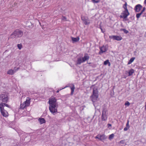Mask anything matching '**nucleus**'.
I'll list each match as a JSON object with an SVG mask.
<instances>
[{
  "mask_svg": "<svg viewBox=\"0 0 146 146\" xmlns=\"http://www.w3.org/2000/svg\"><path fill=\"white\" fill-rule=\"evenodd\" d=\"M49 109L50 111L54 115L57 112V108L58 104L56 102V100L54 97H52L49 99Z\"/></svg>",
  "mask_w": 146,
  "mask_h": 146,
  "instance_id": "f257e3e1",
  "label": "nucleus"
},
{
  "mask_svg": "<svg viewBox=\"0 0 146 146\" xmlns=\"http://www.w3.org/2000/svg\"><path fill=\"white\" fill-rule=\"evenodd\" d=\"M5 106L10 108V106L6 103L2 102L0 103V110L1 114L3 116L7 117L8 116V113L7 111L5 109Z\"/></svg>",
  "mask_w": 146,
  "mask_h": 146,
  "instance_id": "f03ea898",
  "label": "nucleus"
},
{
  "mask_svg": "<svg viewBox=\"0 0 146 146\" xmlns=\"http://www.w3.org/2000/svg\"><path fill=\"white\" fill-rule=\"evenodd\" d=\"M98 90L96 89H94L93 94L90 97V98L94 103L98 100ZM94 106H96V104L94 103Z\"/></svg>",
  "mask_w": 146,
  "mask_h": 146,
  "instance_id": "7ed1b4c3",
  "label": "nucleus"
},
{
  "mask_svg": "<svg viewBox=\"0 0 146 146\" xmlns=\"http://www.w3.org/2000/svg\"><path fill=\"white\" fill-rule=\"evenodd\" d=\"M9 95L7 93L3 92L0 94V101L2 103H7L9 100Z\"/></svg>",
  "mask_w": 146,
  "mask_h": 146,
  "instance_id": "20e7f679",
  "label": "nucleus"
},
{
  "mask_svg": "<svg viewBox=\"0 0 146 146\" xmlns=\"http://www.w3.org/2000/svg\"><path fill=\"white\" fill-rule=\"evenodd\" d=\"M89 58V56L88 54H85L84 57L83 58L80 57L77 59L76 62L77 65L80 64L82 63L85 62L86 60H88Z\"/></svg>",
  "mask_w": 146,
  "mask_h": 146,
  "instance_id": "39448f33",
  "label": "nucleus"
},
{
  "mask_svg": "<svg viewBox=\"0 0 146 146\" xmlns=\"http://www.w3.org/2000/svg\"><path fill=\"white\" fill-rule=\"evenodd\" d=\"M31 99L29 98H27L25 101L23 103L21 104L20 105V108L21 109H23L29 106L30 104Z\"/></svg>",
  "mask_w": 146,
  "mask_h": 146,
  "instance_id": "423d86ee",
  "label": "nucleus"
},
{
  "mask_svg": "<svg viewBox=\"0 0 146 146\" xmlns=\"http://www.w3.org/2000/svg\"><path fill=\"white\" fill-rule=\"evenodd\" d=\"M23 35L22 32L19 30L15 31L11 35V38H15L16 37H21Z\"/></svg>",
  "mask_w": 146,
  "mask_h": 146,
  "instance_id": "0eeeda50",
  "label": "nucleus"
},
{
  "mask_svg": "<svg viewBox=\"0 0 146 146\" xmlns=\"http://www.w3.org/2000/svg\"><path fill=\"white\" fill-rule=\"evenodd\" d=\"M130 14L128 11L123 10L121 14L120 17L123 19V21H125L126 18Z\"/></svg>",
  "mask_w": 146,
  "mask_h": 146,
  "instance_id": "6e6552de",
  "label": "nucleus"
},
{
  "mask_svg": "<svg viewBox=\"0 0 146 146\" xmlns=\"http://www.w3.org/2000/svg\"><path fill=\"white\" fill-rule=\"evenodd\" d=\"M108 112L107 110L105 109L103 110L102 119V121H106L107 119Z\"/></svg>",
  "mask_w": 146,
  "mask_h": 146,
  "instance_id": "1a4fd4ad",
  "label": "nucleus"
},
{
  "mask_svg": "<svg viewBox=\"0 0 146 146\" xmlns=\"http://www.w3.org/2000/svg\"><path fill=\"white\" fill-rule=\"evenodd\" d=\"M109 38L113 40L120 41L122 40V38L120 36L111 35L109 36Z\"/></svg>",
  "mask_w": 146,
  "mask_h": 146,
  "instance_id": "9d476101",
  "label": "nucleus"
},
{
  "mask_svg": "<svg viewBox=\"0 0 146 146\" xmlns=\"http://www.w3.org/2000/svg\"><path fill=\"white\" fill-rule=\"evenodd\" d=\"M19 69V68L15 67L14 69H9L7 72V74L9 75H13Z\"/></svg>",
  "mask_w": 146,
  "mask_h": 146,
  "instance_id": "9b49d317",
  "label": "nucleus"
},
{
  "mask_svg": "<svg viewBox=\"0 0 146 146\" xmlns=\"http://www.w3.org/2000/svg\"><path fill=\"white\" fill-rule=\"evenodd\" d=\"M142 8V6L140 4L136 5L135 8L134 10L136 12H139Z\"/></svg>",
  "mask_w": 146,
  "mask_h": 146,
  "instance_id": "f8f14e48",
  "label": "nucleus"
},
{
  "mask_svg": "<svg viewBox=\"0 0 146 146\" xmlns=\"http://www.w3.org/2000/svg\"><path fill=\"white\" fill-rule=\"evenodd\" d=\"M82 19L84 23L86 25H88L90 23V21L87 18L82 17Z\"/></svg>",
  "mask_w": 146,
  "mask_h": 146,
  "instance_id": "ddd939ff",
  "label": "nucleus"
},
{
  "mask_svg": "<svg viewBox=\"0 0 146 146\" xmlns=\"http://www.w3.org/2000/svg\"><path fill=\"white\" fill-rule=\"evenodd\" d=\"M108 46L106 45L103 46L101 48V53L105 52L107 50Z\"/></svg>",
  "mask_w": 146,
  "mask_h": 146,
  "instance_id": "4468645a",
  "label": "nucleus"
},
{
  "mask_svg": "<svg viewBox=\"0 0 146 146\" xmlns=\"http://www.w3.org/2000/svg\"><path fill=\"white\" fill-rule=\"evenodd\" d=\"M38 121H39L40 123V124L44 123L46 122L45 120L43 118H39L38 119Z\"/></svg>",
  "mask_w": 146,
  "mask_h": 146,
  "instance_id": "2eb2a0df",
  "label": "nucleus"
},
{
  "mask_svg": "<svg viewBox=\"0 0 146 146\" xmlns=\"http://www.w3.org/2000/svg\"><path fill=\"white\" fill-rule=\"evenodd\" d=\"M134 72V70L133 69H130L128 72V76H130L132 75Z\"/></svg>",
  "mask_w": 146,
  "mask_h": 146,
  "instance_id": "dca6fc26",
  "label": "nucleus"
},
{
  "mask_svg": "<svg viewBox=\"0 0 146 146\" xmlns=\"http://www.w3.org/2000/svg\"><path fill=\"white\" fill-rule=\"evenodd\" d=\"M104 64L105 65H108L109 66H111V63L108 60H107L104 62Z\"/></svg>",
  "mask_w": 146,
  "mask_h": 146,
  "instance_id": "f3484780",
  "label": "nucleus"
},
{
  "mask_svg": "<svg viewBox=\"0 0 146 146\" xmlns=\"http://www.w3.org/2000/svg\"><path fill=\"white\" fill-rule=\"evenodd\" d=\"M135 59V58L134 57H133L132 58H131L130 60H129L127 64L128 65L130 64H131L132 63Z\"/></svg>",
  "mask_w": 146,
  "mask_h": 146,
  "instance_id": "a211bd4d",
  "label": "nucleus"
},
{
  "mask_svg": "<svg viewBox=\"0 0 146 146\" xmlns=\"http://www.w3.org/2000/svg\"><path fill=\"white\" fill-rule=\"evenodd\" d=\"M127 4L126 2H125V3L123 5V7L124 9V10L128 11L127 9Z\"/></svg>",
  "mask_w": 146,
  "mask_h": 146,
  "instance_id": "6ab92c4d",
  "label": "nucleus"
},
{
  "mask_svg": "<svg viewBox=\"0 0 146 146\" xmlns=\"http://www.w3.org/2000/svg\"><path fill=\"white\" fill-rule=\"evenodd\" d=\"M69 87H70L71 91V95H72L75 88L74 86V85H73L72 86H70Z\"/></svg>",
  "mask_w": 146,
  "mask_h": 146,
  "instance_id": "aec40b11",
  "label": "nucleus"
},
{
  "mask_svg": "<svg viewBox=\"0 0 146 146\" xmlns=\"http://www.w3.org/2000/svg\"><path fill=\"white\" fill-rule=\"evenodd\" d=\"M72 41L73 42H76L78 41L79 40V37H77V38L72 37Z\"/></svg>",
  "mask_w": 146,
  "mask_h": 146,
  "instance_id": "412c9836",
  "label": "nucleus"
},
{
  "mask_svg": "<svg viewBox=\"0 0 146 146\" xmlns=\"http://www.w3.org/2000/svg\"><path fill=\"white\" fill-rule=\"evenodd\" d=\"M114 137V134L112 133L109 135V139L110 140H111L113 139Z\"/></svg>",
  "mask_w": 146,
  "mask_h": 146,
  "instance_id": "4be33fe9",
  "label": "nucleus"
},
{
  "mask_svg": "<svg viewBox=\"0 0 146 146\" xmlns=\"http://www.w3.org/2000/svg\"><path fill=\"white\" fill-rule=\"evenodd\" d=\"M17 46L18 48L19 49L21 50L22 48V45L21 44H17Z\"/></svg>",
  "mask_w": 146,
  "mask_h": 146,
  "instance_id": "5701e85b",
  "label": "nucleus"
},
{
  "mask_svg": "<svg viewBox=\"0 0 146 146\" xmlns=\"http://www.w3.org/2000/svg\"><path fill=\"white\" fill-rule=\"evenodd\" d=\"M142 13L141 12L140 13H137L136 14V17L137 18H139L140 17Z\"/></svg>",
  "mask_w": 146,
  "mask_h": 146,
  "instance_id": "b1692460",
  "label": "nucleus"
},
{
  "mask_svg": "<svg viewBox=\"0 0 146 146\" xmlns=\"http://www.w3.org/2000/svg\"><path fill=\"white\" fill-rule=\"evenodd\" d=\"M125 105L126 106H128L130 105V104L129 102L127 101L125 102Z\"/></svg>",
  "mask_w": 146,
  "mask_h": 146,
  "instance_id": "393cba45",
  "label": "nucleus"
},
{
  "mask_svg": "<svg viewBox=\"0 0 146 146\" xmlns=\"http://www.w3.org/2000/svg\"><path fill=\"white\" fill-rule=\"evenodd\" d=\"M96 139H98L99 140H100V135H98L95 137Z\"/></svg>",
  "mask_w": 146,
  "mask_h": 146,
  "instance_id": "a878e982",
  "label": "nucleus"
},
{
  "mask_svg": "<svg viewBox=\"0 0 146 146\" xmlns=\"http://www.w3.org/2000/svg\"><path fill=\"white\" fill-rule=\"evenodd\" d=\"M93 3H97L99 2L100 0H92Z\"/></svg>",
  "mask_w": 146,
  "mask_h": 146,
  "instance_id": "bb28decb",
  "label": "nucleus"
},
{
  "mask_svg": "<svg viewBox=\"0 0 146 146\" xmlns=\"http://www.w3.org/2000/svg\"><path fill=\"white\" fill-rule=\"evenodd\" d=\"M62 20L64 21H66V18L65 17H63L62 18Z\"/></svg>",
  "mask_w": 146,
  "mask_h": 146,
  "instance_id": "cd10ccee",
  "label": "nucleus"
},
{
  "mask_svg": "<svg viewBox=\"0 0 146 146\" xmlns=\"http://www.w3.org/2000/svg\"><path fill=\"white\" fill-rule=\"evenodd\" d=\"M123 31L126 34L127 33H128V31L125 29H123Z\"/></svg>",
  "mask_w": 146,
  "mask_h": 146,
  "instance_id": "c85d7f7f",
  "label": "nucleus"
},
{
  "mask_svg": "<svg viewBox=\"0 0 146 146\" xmlns=\"http://www.w3.org/2000/svg\"><path fill=\"white\" fill-rule=\"evenodd\" d=\"M126 127L129 128V121L128 120L126 125Z\"/></svg>",
  "mask_w": 146,
  "mask_h": 146,
  "instance_id": "c756f323",
  "label": "nucleus"
},
{
  "mask_svg": "<svg viewBox=\"0 0 146 146\" xmlns=\"http://www.w3.org/2000/svg\"><path fill=\"white\" fill-rule=\"evenodd\" d=\"M129 127H125L124 129V130L125 131H127L129 129Z\"/></svg>",
  "mask_w": 146,
  "mask_h": 146,
  "instance_id": "7c9ffc66",
  "label": "nucleus"
},
{
  "mask_svg": "<svg viewBox=\"0 0 146 146\" xmlns=\"http://www.w3.org/2000/svg\"><path fill=\"white\" fill-rule=\"evenodd\" d=\"M145 7H143V10L141 11V13H143V12L145 10Z\"/></svg>",
  "mask_w": 146,
  "mask_h": 146,
  "instance_id": "2f4dec72",
  "label": "nucleus"
},
{
  "mask_svg": "<svg viewBox=\"0 0 146 146\" xmlns=\"http://www.w3.org/2000/svg\"><path fill=\"white\" fill-rule=\"evenodd\" d=\"M108 127L109 128L110 127H111V125L110 124H108Z\"/></svg>",
  "mask_w": 146,
  "mask_h": 146,
  "instance_id": "473e14b6",
  "label": "nucleus"
},
{
  "mask_svg": "<svg viewBox=\"0 0 146 146\" xmlns=\"http://www.w3.org/2000/svg\"><path fill=\"white\" fill-rule=\"evenodd\" d=\"M66 88V87H64V88H62V89H60V90H58L57 91H56V92H57V93H58V92H59V91L60 90H61L62 89H64V88Z\"/></svg>",
  "mask_w": 146,
  "mask_h": 146,
  "instance_id": "72a5a7b5",
  "label": "nucleus"
},
{
  "mask_svg": "<svg viewBox=\"0 0 146 146\" xmlns=\"http://www.w3.org/2000/svg\"><path fill=\"white\" fill-rule=\"evenodd\" d=\"M124 141L123 140L121 141H120L121 143H123Z\"/></svg>",
  "mask_w": 146,
  "mask_h": 146,
  "instance_id": "f704fd0d",
  "label": "nucleus"
},
{
  "mask_svg": "<svg viewBox=\"0 0 146 146\" xmlns=\"http://www.w3.org/2000/svg\"><path fill=\"white\" fill-rule=\"evenodd\" d=\"M126 77H127V76H124V75L123 76V78H126Z\"/></svg>",
  "mask_w": 146,
  "mask_h": 146,
  "instance_id": "c9c22d12",
  "label": "nucleus"
},
{
  "mask_svg": "<svg viewBox=\"0 0 146 146\" xmlns=\"http://www.w3.org/2000/svg\"><path fill=\"white\" fill-rule=\"evenodd\" d=\"M144 3L146 5V0H145L144 1Z\"/></svg>",
  "mask_w": 146,
  "mask_h": 146,
  "instance_id": "e433bc0d",
  "label": "nucleus"
},
{
  "mask_svg": "<svg viewBox=\"0 0 146 146\" xmlns=\"http://www.w3.org/2000/svg\"><path fill=\"white\" fill-rule=\"evenodd\" d=\"M99 54H100V51L99 52Z\"/></svg>",
  "mask_w": 146,
  "mask_h": 146,
  "instance_id": "4c0bfd02",
  "label": "nucleus"
},
{
  "mask_svg": "<svg viewBox=\"0 0 146 146\" xmlns=\"http://www.w3.org/2000/svg\"><path fill=\"white\" fill-rule=\"evenodd\" d=\"M99 48L100 49V46L99 47Z\"/></svg>",
  "mask_w": 146,
  "mask_h": 146,
  "instance_id": "58836bf2",
  "label": "nucleus"
}]
</instances>
